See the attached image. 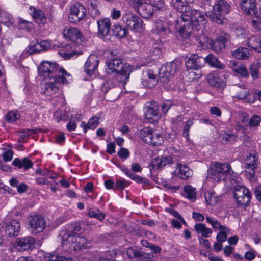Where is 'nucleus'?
Segmentation results:
<instances>
[{"label":"nucleus","mask_w":261,"mask_h":261,"mask_svg":"<svg viewBox=\"0 0 261 261\" xmlns=\"http://www.w3.org/2000/svg\"><path fill=\"white\" fill-rule=\"evenodd\" d=\"M19 118V114L14 111L9 112L6 116V119L9 123H12L18 120Z\"/></svg>","instance_id":"5fc2aeb1"},{"label":"nucleus","mask_w":261,"mask_h":261,"mask_svg":"<svg viewBox=\"0 0 261 261\" xmlns=\"http://www.w3.org/2000/svg\"><path fill=\"white\" fill-rule=\"evenodd\" d=\"M145 119L150 123H153L159 119L158 106L155 102L148 103L146 107Z\"/></svg>","instance_id":"f8f14e48"},{"label":"nucleus","mask_w":261,"mask_h":261,"mask_svg":"<svg viewBox=\"0 0 261 261\" xmlns=\"http://www.w3.org/2000/svg\"><path fill=\"white\" fill-rule=\"evenodd\" d=\"M86 15V10L83 5L75 3L71 5L68 16L69 21L71 23H76L80 22L85 18Z\"/></svg>","instance_id":"6e6552de"},{"label":"nucleus","mask_w":261,"mask_h":261,"mask_svg":"<svg viewBox=\"0 0 261 261\" xmlns=\"http://www.w3.org/2000/svg\"><path fill=\"white\" fill-rule=\"evenodd\" d=\"M128 184L126 181L123 179H118L116 180L115 188L120 190H123Z\"/></svg>","instance_id":"052dcab7"},{"label":"nucleus","mask_w":261,"mask_h":261,"mask_svg":"<svg viewBox=\"0 0 261 261\" xmlns=\"http://www.w3.org/2000/svg\"><path fill=\"white\" fill-rule=\"evenodd\" d=\"M154 11L153 6L152 5L144 3V5L139 9L138 12L145 18L151 17Z\"/></svg>","instance_id":"7c9ffc66"},{"label":"nucleus","mask_w":261,"mask_h":261,"mask_svg":"<svg viewBox=\"0 0 261 261\" xmlns=\"http://www.w3.org/2000/svg\"><path fill=\"white\" fill-rule=\"evenodd\" d=\"M60 83H62V82L60 80L54 81L53 80H48L45 82L42 87L43 93L48 95L55 93L58 90V86Z\"/></svg>","instance_id":"2eb2a0df"},{"label":"nucleus","mask_w":261,"mask_h":261,"mask_svg":"<svg viewBox=\"0 0 261 261\" xmlns=\"http://www.w3.org/2000/svg\"><path fill=\"white\" fill-rule=\"evenodd\" d=\"M88 214L89 217L95 218L101 221H103L105 218V214L96 208H90Z\"/></svg>","instance_id":"ea45409f"},{"label":"nucleus","mask_w":261,"mask_h":261,"mask_svg":"<svg viewBox=\"0 0 261 261\" xmlns=\"http://www.w3.org/2000/svg\"><path fill=\"white\" fill-rule=\"evenodd\" d=\"M175 29L179 35L185 39L188 38L191 34L194 35V38L200 46H203L208 41V38L202 34V31L198 32L195 28L189 21L187 20H181V22L178 23L176 21Z\"/></svg>","instance_id":"7ed1b4c3"},{"label":"nucleus","mask_w":261,"mask_h":261,"mask_svg":"<svg viewBox=\"0 0 261 261\" xmlns=\"http://www.w3.org/2000/svg\"><path fill=\"white\" fill-rule=\"evenodd\" d=\"M99 62L98 57L95 55H91L87 59L84 66L86 73L91 76L97 70Z\"/></svg>","instance_id":"ddd939ff"},{"label":"nucleus","mask_w":261,"mask_h":261,"mask_svg":"<svg viewBox=\"0 0 261 261\" xmlns=\"http://www.w3.org/2000/svg\"><path fill=\"white\" fill-rule=\"evenodd\" d=\"M203 60L212 67L219 69H223L225 68V64L219 61L218 59L213 54H208L204 58H203Z\"/></svg>","instance_id":"a878e982"},{"label":"nucleus","mask_w":261,"mask_h":261,"mask_svg":"<svg viewBox=\"0 0 261 261\" xmlns=\"http://www.w3.org/2000/svg\"><path fill=\"white\" fill-rule=\"evenodd\" d=\"M229 36L227 34L221 35L218 37L212 44V49L216 53H219L225 48V43L228 41Z\"/></svg>","instance_id":"6ab92c4d"},{"label":"nucleus","mask_w":261,"mask_h":261,"mask_svg":"<svg viewBox=\"0 0 261 261\" xmlns=\"http://www.w3.org/2000/svg\"><path fill=\"white\" fill-rule=\"evenodd\" d=\"M20 223L17 220L13 219L5 226V233L9 236H16L20 229Z\"/></svg>","instance_id":"f3484780"},{"label":"nucleus","mask_w":261,"mask_h":261,"mask_svg":"<svg viewBox=\"0 0 261 261\" xmlns=\"http://www.w3.org/2000/svg\"><path fill=\"white\" fill-rule=\"evenodd\" d=\"M257 159L255 155L250 154L245 160V168L248 170L255 169L257 168Z\"/></svg>","instance_id":"e433bc0d"},{"label":"nucleus","mask_w":261,"mask_h":261,"mask_svg":"<svg viewBox=\"0 0 261 261\" xmlns=\"http://www.w3.org/2000/svg\"><path fill=\"white\" fill-rule=\"evenodd\" d=\"M254 16L252 17L251 20V24L252 26L258 30H261V18L256 16V14L253 15Z\"/></svg>","instance_id":"4d7b16f0"},{"label":"nucleus","mask_w":261,"mask_h":261,"mask_svg":"<svg viewBox=\"0 0 261 261\" xmlns=\"http://www.w3.org/2000/svg\"><path fill=\"white\" fill-rule=\"evenodd\" d=\"M87 6L89 7V9H91L95 11V15H98L99 14V11L96 9L97 7V4L96 1H88Z\"/></svg>","instance_id":"774afa93"},{"label":"nucleus","mask_w":261,"mask_h":261,"mask_svg":"<svg viewBox=\"0 0 261 261\" xmlns=\"http://www.w3.org/2000/svg\"><path fill=\"white\" fill-rule=\"evenodd\" d=\"M38 72L44 79L60 80L62 84H66L72 81V76L62 67L56 63L42 61L38 67Z\"/></svg>","instance_id":"f257e3e1"},{"label":"nucleus","mask_w":261,"mask_h":261,"mask_svg":"<svg viewBox=\"0 0 261 261\" xmlns=\"http://www.w3.org/2000/svg\"><path fill=\"white\" fill-rule=\"evenodd\" d=\"M113 31L115 36H118L120 38L125 37L127 34V29L125 28H122L118 24L114 26Z\"/></svg>","instance_id":"de8ad7c7"},{"label":"nucleus","mask_w":261,"mask_h":261,"mask_svg":"<svg viewBox=\"0 0 261 261\" xmlns=\"http://www.w3.org/2000/svg\"><path fill=\"white\" fill-rule=\"evenodd\" d=\"M230 229L227 227L219 230V232L216 236V240L218 243H215L214 245H219L218 243L222 244L225 242L227 240L228 235L230 233Z\"/></svg>","instance_id":"f704fd0d"},{"label":"nucleus","mask_w":261,"mask_h":261,"mask_svg":"<svg viewBox=\"0 0 261 261\" xmlns=\"http://www.w3.org/2000/svg\"><path fill=\"white\" fill-rule=\"evenodd\" d=\"M181 62L179 60H174L163 65L159 72L161 77L169 79L173 76L179 70Z\"/></svg>","instance_id":"9d476101"},{"label":"nucleus","mask_w":261,"mask_h":261,"mask_svg":"<svg viewBox=\"0 0 261 261\" xmlns=\"http://www.w3.org/2000/svg\"><path fill=\"white\" fill-rule=\"evenodd\" d=\"M58 241L63 245L77 244V245H86L91 243L85 238L72 234L69 232H62L58 236Z\"/></svg>","instance_id":"0eeeda50"},{"label":"nucleus","mask_w":261,"mask_h":261,"mask_svg":"<svg viewBox=\"0 0 261 261\" xmlns=\"http://www.w3.org/2000/svg\"><path fill=\"white\" fill-rule=\"evenodd\" d=\"M16 243L17 245H33L37 243L34 238L30 236L18 238Z\"/></svg>","instance_id":"a18cd8bd"},{"label":"nucleus","mask_w":261,"mask_h":261,"mask_svg":"<svg viewBox=\"0 0 261 261\" xmlns=\"http://www.w3.org/2000/svg\"><path fill=\"white\" fill-rule=\"evenodd\" d=\"M153 130L147 127L143 128L141 130L140 136L142 140L147 144L151 142V137L152 136Z\"/></svg>","instance_id":"a19ab883"},{"label":"nucleus","mask_w":261,"mask_h":261,"mask_svg":"<svg viewBox=\"0 0 261 261\" xmlns=\"http://www.w3.org/2000/svg\"><path fill=\"white\" fill-rule=\"evenodd\" d=\"M177 176L181 179L186 180L193 175V171L187 165L178 164L176 169Z\"/></svg>","instance_id":"5701e85b"},{"label":"nucleus","mask_w":261,"mask_h":261,"mask_svg":"<svg viewBox=\"0 0 261 261\" xmlns=\"http://www.w3.org/2000/svg\"><path fill=\"white\" fill-rule=\"evenodd\" d=\"M232 69L235 72L240 74L244 77H247L249 76L246 67L241 63H234Z\"/></svg>","instance_id":"58836bf2"},{"label":"nucleus","mask_w":261,"mask_h":261,"mask_svg":"<svg viewBox=\"0 0 261 261\" xmlns=\"http://www.w3.org/2000/svg\"><path fill=\"white\" fill-rule=\"evenodd\" d=\"M203 58L196 55H194L188 58L186 61L185 64L186 67L189 69L198 70L201 68L203 66Z\"/></svg>","instance_id":"a211bd4d"},{"label":"nucleus","mask_w":261,"mask_h":261,"mask_svg":"<svg viewBox=\"0 0 261 261\" xmlns=\"http://www.w3.org/2000/svg\"><path fill=\"white\" fill-rule=\"evenodd\" d=\"M35 133L36 132L34 130L30 129L18 131L17 133L19 137L18 141L20 142H24L28 137Z\"/></svg>","instance_id":"49530a36"},{"label":"nucleus","mask_w":261,"mask_h":261,"mask_svg":"<svg viewBox=\"0 0 261 261\" xmlns=\"http://www.w3.org/2000/svg\"><path fill=\"white\" fill-rule=\"evenodd\" d=\"M240 6L241 10L246 15H255L257 13L255 0H241Z\"/></svg>","instance_id":"4468645a"},{"label":"nucleus","mask_w":261,"mask_h":261,"mask_svg":"<svg viewBox=\"0 0 261 261\" xmlns=\"http://www.w3.org/2000/svg\"><path fill=\"white\" fill-rule=\"evenodd\" d=\"M230 8V6L227 1L218 0L214 6V10L219 13L227 14L229 12Z\"/></svg>","instance_id":"c85d7f7f"},{"label":"nucleus","mask_w":261,"mask_h":261,"mask_svg":"<svg viewBox=\"0 0 261 261\" xmlns=\"http://www.w3.org/2000/svg\"><path fill=\"white\" fill-rule=\"evenodd\" d=\"M250 50L246 47H239L232 53L233 56L239 60H245L250 56Z\"/></svg>","instance_id":"473e14b6"},{"label":"nucleus","mask_w":261,"mask_h":261,"mask_svg":"<svg viewBox=\"0 0 261 261\" xmlns=\"http://www.w3.org/2000/svg\"><path fill=\"white\" fill-rule=\"evenodd\" d=\"M183 20L189 21L197 31L204 28L206 23L204 14L199 11L192 8L187 14H181L177 18V22L180 23Z\"/></svg>","instance_id":"20e7f679"},{"label":"nucleus","mask_w":261,"mask_h":261,"mask_svg":"<svg viewBox=\"0 0 261 261\" xmlns=\"http://www.w3.org/2000/svg\"><path fill=\"white\" fill-rule=\"evenodd\" d=\"M122 20L126 25L132 30L140 29L142 27V20L131 12L125 13L122 16Z\"/></svg>","instance_id":"9b49d317"},{"label":"nucleus","mask_w":261,"mask_h":261,"mask_svg":"<svg viewBox=\"0 0 261 261\" xmlns=\"http://www.w3.org/2000/svg\"><path fill=\"white\" fill-rule=\"evenodd\" d=\"M184 195L192 201H194L196 196V189L190 185H187L185 186Z\"/></svg>","instance_id":"4c0bfd02"},{"label":"nucleus","mask_w":261,"mask_h":261,"mask_svg":"<svg viewBox=\"0 0 261 261\" xmlns=\"http://www.w3.org/2000/svg\"><path fill=\"white\" fill-rule=\"evenodd\" d=\"M63 35L64 38L72 41H75L82 37V34L79 29L68 26L64 28Z\"/></svg>","instance_id":"dca6fc26"},{"label":"nucleus","mask_w":261,"mask_h":261,"mask_svg":"<svg viewBox=\"0 0 261 261\" xmlns=\"http://www.w3.org/2000/svg\"><path fill=\"white\" fill-rule=\"evenodd\" d=\"M163 137L158 133L153 132L152 136L151 137V142H149L148 144L153 146L161 145L163 142Z\"/></svg>","instance_id":"3c124183"},{"label":"nucleus","mask_w":261,"mask_h":261,"mask_svg":"<svg viewBox=\"0 0 261 261\" xmlns=\"http://www.w3.org/2000/svg\"><path fill=\"white\" fill-rule=\"evenodd\" d=\"M29 13L33 19L38 23L44 24L46 22V17L44 12L33 6H30Z\"/></svg>","instance_id":"412c9836"},{"label":"nucleus","mask_w":261,"mask_h":261,"mask_svg":"<svg viewBox=\"0 0 261 261\" xmlns=\"http://www.w3.org/2000/svg\"><path fill=\"white\" fill-rule=\"evenodd\" d=\"M220 14L221 13L217 14L215 13H212L210 15V17L213 21H214L218 24H221L223 23V21L222 16Z\"/></svg>","instance_id":"0e129e2a"},{"label":"nucleus","mask_w":261,"mask_h":261,"mask_svg":"<svg viewBox=\"0 0 261 261\" xmlns=\"http://www.w3.org/2000/svg\"><path fill=\"white\" fill-rule=\"evenodd\" d=\"M206 80L208 84L212 87L220 88L223 86V81L219 76L217 71L210 72L206 76Z\"/></svg>","instance_id":"b1692460"},{"label":"nucleus","mask_w":261,"mask_h":261,"mask_svg":"<svg viewBox=\"0 0 261 261\" xmlns=\"http://www.w3.org/2000/svg\"><path fill=\"white\" fill-rule=\"evenodd\" d=\"M232 91L234 97L239 100H245L247 102L252 103L256 101L254 96H252V91H250L245 84H238L233 86Z\"/></svg>","instance_id":"423d86ee"},{"label":"nucleus","mask_w":261,"mask_h":261,"mask_svg":"<svg viewBox=\"0 0 261 261\" xmlns=\"http://www.w3.org/2000/svg\"><path fill=\"white\" fill-rule=\"evenodd\" d=\"M155 30L156 34L164 39H165L166 37H169L173 34L171 28L167 24L163 23L162 21H159L156 23Z\"/></svg>","instance_id":"4be33fe9"},{"label":"nucleus","mask_w":261,"mask_h":261,"mask_svg":"<svg viewBox=\"0 0 261 261\" xmlns=\"http://www.w3.org/2000/svg\"><path fill=\"white\" fill-rule=\"evenodd\" d=\"M206 222L211 225L212 228L214 230H220L225 227L224 225H222L220 221L214 217L206 216L205 218Z\"/></svg>","instance_id":"37998d69"},{"label":"nucleus","mask_w":261,"mask_h":261,"mask_svg":"<svg viewBox=\"0 0 261 261\" xmlns=\"http://www.w3.org/2000/svg\"><path fill=\"white\" fill-rule=\"evenodd\" d=\"M233 195L239 206H248L251 198L249 190L244 186L240 185L235 186Z\"/></svg>","instance_id":"39448f33"},{"label":"nucleus","mask_w":261,"mask_h":261,"mask_svg":"<svg viewBox=\"0 0 261 261\" xmlns=\"http://www.w3.org/2000/svg\"><path fill=\"white\" fill-rule=\"evenodd\" d=\"M194 230L197 233L201 234L203 237L207 238L213 233L212 229L207 228L203 223H196L194 226Z\"/></svg>","instance_id":"2f4dec72"},{"label":"nucleus","mask_w":261,"mask_h":261,"mask_svg":"<svg viewBox=\"0 0 261 261\" xmlns=\"http://www.w3.org/2000/svg\"><path fill=\"white\" fill-rule=\"evenodd\" d=\"M152 5L156 11H163L165 9V4L162 1H154Z\"/></svg>","instance_id":"e2e57ef3"},{"label":"nucleus","mask_w":261,"mask_h":261,"mask_svg":"<svg viewBox=\"0 0 261 261\" xmlns=\"http://www.w3.org/2000/svg\"><path fill=\"white\" fill-rule=\"evenodd\" d=\"M48 256H46L51 261H72L71 258H66L63 256H61L56 254L55 253L47 254Z\"/></svg>","instance_id":"864d4df0"},{"label":"nucleus","mask_w":261,"mask_h":261,"mask_svg":"<svg viewBox=\"0 0 261 261\" xmlns=\"http://www.w3.org/2000/svg\"><path fill=\"white\" fill-rule=\"evenodd\" d=\"M98 34L102 36H107L111 29V21L109 18L101 19L97 22Z\"/></svg>","instance_id":"393cba45"},{"label":"nucleus","mask_w":261,"mask_h":261,"mask_svg":"<svg viewBox=\"0 0 261 261\" xmlns=\"http://www.w3.org/2000/svg\"><path fill=\"white\" fill-rule=\"evenodd\" d=\"M237 139V137L234 134L229 133H225L223 136L222 143L224 144L228 143L233 144L235 142Z\"/></svg>","instance_id":"8fccbe9b"},{"label":"nucleus","mask_w":261,"mask_h":261,"mask_svg":"<svg viewBox=\"0 0 261 261\" xmlns=\"http://www.w3.org/2000/svg\"><path fill=\"white\" fill-rule=\"evenodd\" d=\"M99 124L98 117H93L89 119L87 123L88 128L94 129Z\"/></svg>","instance_id":"13d9d810"},{"label":"nucleus","mask_w":261,"mask_h":261,"mask_svg":"<svg viewBox=\"0 0 261 261\" xmlns=\"http://www.w3.org/2000/svg\"><path fill=\"white\" fill-rule=\"evenodd\" d=\"M193 125V121L192 120H188L186 122L183 128L182 135L184 137L188 139L189 136V130L191 127Z\"/></svg>","instance_id":"6e6d98bb"},{"label":"nucleus","mask_w":261,"mask_h":261,"mask_svg":"<svg viewBox=\"0 0 261 261\" xmlns=\"http://www.w3.org/2000/svg\"><path fill=\"white\" fill-rule=\"evenodd\" d=\"M106 71L108 74L117 73L118 80L124 84L128 81L131 72V67L123 65L119 58L110 59L106 62Z\"/></svg>","instance_id":"f03ea898"},{"label":"nucleus","mask_w":261,"mask_h":261,"mask_svg":"<svg viewBox=\"0 0 261 261\" xmlns=\"http://www.w3.org/2000/svg\"><path fill=\"white\" fill-rule=\"evenodd\" d=\"M204 198L207 204L214 205L217 204L219 198L215 195V193L206 192L204 193Z\"/></svg>","instance_id":"c03bdc74"},{"label":"nucleus","mask_w":261,"mask_h":261,"mask_svg":"<svg viewBox=\"0 0 261 261\" xmlns=\"http://www.w3.org/2000/svg\"><path fill=\"white\" fill-rule=\"evenodd\" d=\"M144 2L143 0H131L130 4L135 8L136 11L138 12L139 9L145 3Z\"/></svg>","instance_id":"338daca9"},{"label":"nucleus","mask_w":261,"mask_h":261,"mask_svg":"<svg viewBox=\"0 0 261 261\" xmlns=\"http://www.w3.org/2000/svg\"><path fill=\"white\" fill-rule=\"evenodd\" d=\"M54 117L57 121L59 122L60 121H67L68 118V116L65 111L57 110L54 113Z\"/></svg>","instance_id":"603ef678"},{"label":"nucleus","mask_w":261,"mask_h":261,"mask_svg":"<svg viewBox=\"0 0 261 261\" xmlns=\"http://www.w3.org/2000/svg\"><path fill=\"white\" fill-rule=\"evenodd\" d=\"M118 155L123 160H125L129 156V152L128 149L121 148L118 152Z\"/></svg>","instance_id":"69168bd1"},{"label":"nucleus","mask_w":261,"mask_h":261,"mask_svg":"<svg viewBox=\"0 0 261 261\" xmlns=\"http://www.w3.org/2000/svg\"><path fill=\"white\" fill-rule=\"evenodd\" d=\"M171 3L174 8L182 13L181 14H187L191 9L187 0H172Z\"/></svg>","instance_id":"aec40b11"},{"label":"nucleus","mask_w":261,"mask_h":261,"mask_svg":"<svg viewBox=\"0 0 261 261\" xmlns=\"http://www.w3.org/2000/svg\"><path fill=\"white\" fill-rule=\"evenodd\" d=\"M216 165H217L218 170H219V172L221 174V175H222L224 179L225 175L232 174L233 171L232 170L230 164L227 163L222 164L216 162Z\"/></svg>","instance_id":"c9c22d12"},{"label":"nucleus","mask_w":261,"mask_h":261,"mask_svg":"<svg viewBox=\"0 0 261 261\" xmlns=\"http://www.w3.org/2000/svg\"><path fill=\"white\" fill-rule=\"evenodd\" d=\"M12 164L19 169L23 168L24 171L32 168L33 166V163L28 158H23L22 159L15 158L12 162Z\"/></svg>","instance_id":"bb28decb"},{"label":"nucleus","mask_w":261,"mask_h":261,"mask_svg":"<svg viewBox=\"0 0 261 261\" xmlns=\"http://www.w3.org/2000/svg\"><path fill=\"white\" fill-rule=\"evenodd\" d=\"M248 45L256 51L261 53V39L258 36L250 37L248 40Z\"/></svg>","instance_id":"72a5a7b5"},{"label":"nucleus","mask_w":261,"mask_h":261,"mask_svg":"<svg viewBox=\"0 0 261 261\" xmlns=\"http://www.w3.org/2000/svg\"><path fill=\"white\" fill-rule=\"evenodd\" d=\"M4 161L7 162L12 160L13 156V152L12 150H8L4 152L2 155Z\"/></svg>","instance_id":"680f3d73"},{"label":"nucleus","mask_w":261,"mask_h":261,"mask_svg":"<svg viewBox=\"0 0 261 261\" xmlns=\"http://www.w3.org/2000/svg\"><path fill=\"white\" fill-rule=\"evenodd\" d=\"M208 176L210 178L215 181H219L222 179H224L222 175L218 170V167L216 165V162H213L210 169L208 170Z\"/></svg>","instance_id":"c756f323"},{"label":"nucleus","mask_w":261,"mask_h":261,"mask_svg":"<svg viewBox=\"0 0 261 261\" xmlns=\"http://www.w3.org/2000/svg\"><path fill=\"white\" fill-rule=\"evenodd\" d=\"M18 25L19 29L31 31L33 29L32 22L28 21L22 18H18Z\"/></svg>","instance_id":"79ce46f5"},{"label":"nucleus","mask_w":261,"mask_h":261,"mask_svg":"<svg viewBox=\"0 0 261 261\" xmlns=\"http://www.w3.org/2000/svg\"><path fill=\"white\" fill-rule=\"evenodd\" d=\"M29 229L32 233L42 232L45 228L44 217L41 215H35L28 218Z\"/></svg>","instance_id":"1a4fd4ad"},{"label":"nucleus","mask_w":261,"mask_h":261,"mask_svg":"<svg viewBox=\"0 0 261 261\" xmlns=\"http://www.w3.org/2000/svg\"><path fill=\"white\" fill-rule=\"evenodd\" d=\"M261 118L257 115H254L249 121V125L250 127H255L259 125Z\"/></svg>","instance_id":"bf43d9fd"},{"label":"nucleus","mask_w":261,"mask_h":261,"mask_svg":"<svg viewBox=\"0 0 261 261\" xmlns=\"http://www.w3.org/2000/svg\"><path fill=\"white\" fill-rule=\"evenodd\" d=\"M43 51L41 47L39 44V41L37 40L32 41L28 46V52L30 54Z\"/></svg>","instance_id":"09e8293b"},{"label":"nucleus","mask_w":261,"mask_h":261,"mask_svg":"<svg viewBox=\"0 0 261 261\" xmlns=\"http://www.w3.org/2000/svg\"><path fill=\"white\" fill-rule=\"evenodd\" d=\"M173 163V159L170 155L157 157L152 162L154 168L162 169Z\"/></svg>","instance_id":"cd10ccee"}]
</instances>
